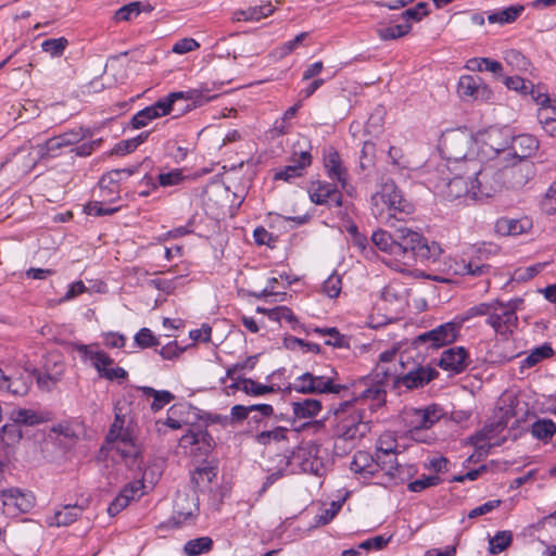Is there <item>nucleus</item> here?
<instances>
[{"mask_svg":"<svg viewBox=\"0 0 556 556\" xmlns=\"http://www.w3.org/2000/svg\"><path fill=\"white\" fill-rule=\"evenodd\" d=\"M536 117L542 129L552 138H556V103L539 108Z\"/></svg>","mask_w":556,"mask_h":556,"instance_id":"7c9ffc66","label":"nucleus"},{"mask_svg":"<svg viewBox=\"0 0 556 556\" xmlns=\"http://www.w3.org/2000/svg\"><path fill=\"white\" fill-rule=\"evenodd\" d=\"M292 410L298 419L314 418L321 410V403L316 399H305L293 402Z\"/></svg>","mask_w":556,"mask_h":556,"instance_id":"473e14b6","label":"nucleus"},{"mask_svg":"<svg viewBox=\"0 0 556 556\" xmlns=\"http://www.w3.org/2000/svg\"><path fill=\"white\" fill-rule=\"evenodd\" d=\"M83 508L78 505H65L54 511L47 522L49 526L66 527L72 525L81 515Z\"/></svg>","mask_w":556,"mask_h":556,"instance_id":"bb28decb","label":"nucleus"},{"mask_svg":"<svg viewBox=\"0 0 556 556\" xmlns=\"http://www.w3.org/2000/svg\"><path fill=\"white\" fill-rule=\"evenodd\" d=\"M443 416L442 408L432 404L425 408L408 407L402 412V420L408 429L410 438L422 443L433 441L431 433H424V430L430 429Z\"/></svg>","mask_w":556,"mask_h":556,"instance_id":"0eeeda50","label":"nucleus"},{"mask_svg":"<svg viewBox=\"0 0 556 556\" xmlns=\"http://www.w3.org/2000/svg\"><path fill=\"white\" fill-rule=\"evenodd\" d=\"M212 437L208 434L206 430L203 429H190L182 438L180 439L181 444L184 446L187 445H195V444H204L207 447H211Z\"/></svg>","mask_w":556,"mask_h":556,"instance_id":"49530a36","label":"nucleus"},{"mask_svg":"<svg viewBox=\"0 0 556 556\" xmlns=\"http://www.w3.org/2000/svg\"><path fill=\"white\" fill-rule=\"evenodd\" d=\"M457 91L462 98L488 100L492 90L478 76L463 75L458 80Z\"/></svg>","mask_w":556,"mask_h":556,"instance_id":"6ab92c4d","label":"nucleus"},{"mask_svg":"<svg viewBox=\"0 0 556 556\" xmlns=\"http://www.w3.org/2000/svg\"><path fill=\"white\" fill-rule=\"evenodd\" d=\"M212 547L213 540L210 536H201L186 542L184 552L188 556H199L210 552Z\"/></svg>","mask_w":556,"mask_h":556,"instance_id":"37998d69","label":"nucleus"},{"mask_svg":"<svg viewBox=\"0 0 556 556\" xmlns=\"http://www.w3.org/2000/svg\"><path fill=\"white\" fill-rule=\"evenodd\" d=\"M513 542V533L508 530L496 532V534L489 539V552L496 555L505 551Z\"/></svg>","mask_w":556,"mask_h":556,"instance_id":"c03bdc74","label":"nucleus"},{"mask_svg":"<svg viewBox=\"0 0 556 556\" xmlns=\"http://www.w3.org/2000/svg\"><path fill=\"white\" fill-rule=\"evenodd\" d=\"M144 483L141 480H136L127 485L119 492L108 508V513L111 516L117 515L125 507L129 505L131 501L139 500L144 494Z\"/></svg>","mask_w":556,"mask_h":556,"instance_id":"aec40b11","label":"nucleus"},{"mask_svg":"<svg viewBox=\"0 0 556 556\" xmlns=\"http://www.w3.org/2000/svg\"><path fill=\"white\" fill-rule=\"evenodd\" d=\"M118 211L117 206L108 205L101 201H91L85 206V212L92 216L112 215Z\"/></svg>","mask_w":556,"mask_h":556,"instance_id":"13d9d810","label":"nucleus"},{"mask_svg":"<svg viewBox=\"0 0 556 556\" xmlns=\"http://www.w3.org/2000/svg\"><path fill=\"white\" fill-rule=\"evenodd\" d=\"M288 428L277 426L273 429L258 432L255 435L254 440L257 444L264 446L269 445L271 443L285 442L288 441Z\"/></svg>","mask_w":556,"mask_h":556,"instance_id":"c9c22d12","label":"nucleus"},{"mask_svg":"<svg viewBox=\"0 0 556 556\" xmlns=\"http://www.w3.org/2000/svg\"><path fill=\"white\" fill-rule=\"evenodd\" d=\"M518 302L517 300L508 302L492 301L491 312L485 323L502 337L513 333L518 325L516 314Z\"/></svg>","mask_w":556,"mask_h":556,"instance_id":"9b49d317","label":"nucleus"},{"mask_svg":"<svg viewBox=\"0 0 556 556\" xmlns=\"http://www.w3.org/2000/svg\"><path fill=\"white\" fill-rule=\"evenodd\" d=\"M174 507L176 522H186L197 515L199 510L198 498L194 493L191 495L185 493L178 494Z\"/></svg>","mask_w":556,"mask_h":556,"instance_id":"5701e85b","label":"nucleus"},{"mask_svg":"<svg viewBox=\"0 0 556 556\" xmlns=\"http://www.w3.org/2000/svg\"><path fill=\"white\" fill-rule=\"evenodd\" d=\"M202 96L198 99H179L175 102L172 112L176 111L178 114L188 112L195 106H200L212 99L216 98V96H205L202 90H198Z\"/></svg>","mask_w":556,"mask_h":556,"instance_id":"de8ad7c7","label":"nucleus"},{"mask_svg":"<svg viewBox=\"0 0 556 556\" xmlns=\"http://www.w3.org/2000/svg\"><path fill=\"white\" fill-rule=\"evenodd\" d=\"M496 227L502 235L519 236L532 227V222L528 217L519 219L502 218L497 222Z\"/></svg>","mask_w":556,"mask_h":556,"instance_id":"c756f323","label":"nucleus"},{"mask_svg":"<svg viewBox=\"0 0 556 556\" xmlns=\"http://www.w3.org/2000/svg\"><path fill=\"white\" fill-rule=\"evenodd\" d=\"M476 140L467 128L448 129L441 136L439 149L448 164L467 168L469 160L476 157Z\"/></svg>","mask_w":556,"mask_h":556,"instance_id":"39448f33","label":"nucleus"},{"mask_svg":"<svg viewBox=\"0 0 556 556\" xmlns=\"http://www.w3.org/2000/svg\"><path fill=\"white\" fill-rule=\"evenodd\" d=\"M376 146L372 141L363 143L359 154V168L362 170L369 169L375 166Z\"/></svg>","mask_w":556,"mask_h":556,"instance_id":"603ef678","label":"nucleus"},{"mask_svg":"<svg viewBox=\"0 0 556 556\" xmlns=\"http://www.w3.org/2000/svg\"><path fill=\"white\" fill-rule=\"evenodd\" d=\"M76 351L84 362L90 361L100 377L108 380H121L127 377V371L122 367H111L114 363L105 352L93 349L91 345L78 344Z\"/></svg>","mask_w":556,"mask_h":556,"instance_id":"f8f14e48","label":"nucleus"},{"mask_svg":"<svg viewBox=\"0 0 556 556\" xmlns=\"http://www.w3.org/2000/svg\"><path fill=\"white\" fill-rule=\"evenodd\" d=\"M185 179L181 169H173L168 173H161L159 175V184L162 187H174L181 184Z\"/></svg>","mask_w":556,"mask_h":556,"instance_id":"338daca9","label":"nucleus"},{"mask_svg":"<svg viewBox=\"0 0 556 556\" xmlns=\"http://www.w3.org/2000/svg\"><path fill=\"white\" fill-rule=\"evenodd\" d=\"M412 29L409 23L394 25L378 29V36L381 40H393L407 35Z\"/></svg>","mask_w":556,"mask_h":556,"instance_id":"3c124183","label":"nucleus"},{"mask_svg":"<svg viewBox=\"0 0 556 556\" xmlns=\"http://www.w3.org/2000/svg\"><path fill=\"white\" fill-rule=\"evenodd\" d=\"M506 414L498 419L488 422L480 431L470 437V443L476 447L479 455L488 454L489 450L500 446L506 441L502 433L507 428Z\"/></svg>","mask_w":556,"mask_h":556,"instance_id":"4468645a","label":"nucleus"},{"mask_svg":"<svg viewBox=\"0 0 556 556\" xmlns=\"http://www.w3.org/2000/svg\"><path fill=\"white\" fill-rule=\"evenodd\" d=\"M469 364V355L465 348L457 346L443 351L439 366L451 372L459 374L464 371Z\"/></svg>","mask_w":556,"mask_h":556,"instance_id":"412c9836","label":"nucleus"},{"mask_svg":"<svg viewBox=\"0 0 556 556\" xmlns=\"http://www.w3.org/2000/svg\"><path fill=\"white\" fill-rule=\"evenodd\" d=\"M542 208L548 214L556 212V184H553L546 191L542 201Z\"/></svg>","mask_w":556,"mask_h":556,"instance_id":"774afa93","label":"nucleus"},{"mask_svg":"<svg viewBox=\"0 0 556 556\" xmlns=\"http://www.w3.org/2000/svg\"><path fill=\"white\" fill-rule=\"evenodd\" d=\"M502 83L507 87V89L517 91L522 96H527L528 90H531V81L526 80L518 75L504 76Z\"/></svg>","mask_w":556,"mask_h":556,"instance_id":"864d4df0","label":"nucleus"},{"mask_svg":"<svg viewBox=\"0 0 556 556\" xmlns=\"http://www.w3.org/2000/svg\"><path fill=\"white\" fill-rule=\"evenodd\" d=\"M364 409L354 406L353 401H343L333 405L328 414L333 416V432L337 437L334 450H339V442L355 441L363 438L369 430L368 424L364 421Z\"/></svg>","mask_w":556,"mask_h":556,"instance_id":"7ed1b4c3","label":"nucleus"},{"mask_svg":"<svg viewBox=\"0 0 556 556\" xmlns=\"http://www.w3.org/2000/svg\"><path fill=\"white\" fill-rule=\"evenodd\" d=\"M382 300L390 304H399L400 306L407 303L409 290L405 283L399 280L390 281L382 290Z\"/></svg>","mask_w":556,"mask_h":556,"instance_id":"b1692460","label":"nucleus"},{"mask_svg":"<svg viewBox=\"0 0 556 556\" xmlns=\"http://www.w3.org/2000/svg\"><path fill=\"white\" fill-rule=\"evenodd\" d=\"M553 354L554 350L549 343H544L540 346H536L535 349L531 350V352L521 361V371L534 367L543 359L551 357Z\"/></svg>","mask_w":556,"mask_h":556,"instance_id":"f704fd0d","label":"nucleus"},{"mask_svg":"<svg viewBox=\"0 0 556 556\" xmlns=\"http://www.w3.org/2000/svg\"><path fill=\"white\" fill-rule=\"evenodd\" d=\"M350 468L355 473L364 477L372 476L377 471L376 455H371L366 451H357L351 462Z\"/></svg>","mask_w":556,"mask_h":556,"instance_id":"a878e982","label":"nucleus"},{"mask_svg":"<svg viewBox=\"0 0 556 556\" xmlns=\"http://www.w3.org/2000/svg\"><path fill=\"white\" fill-rule=\"evenodd\" d=\"M371 242L380 251L389 253L396 258V251H399V248L396 247L395 232L391 235L383 229H378L372 232Z\"/></svg>","mask_w":556,"mask_h":556,"instance_id":"72a5a7b5","label":"nucleus"},{"mask_svg":"<svg viewBox=\"0 0 556 556\" xmlns=\"http://www.w3.org/2000/svg\"><path fill=\"white\" fill-rule=\"evenodd\" d=\"M492 302L489 303H479L472 307H469L466 312H464L462 315L456 316L457 319L460 321V325L463 326L465 321L477 317V316H486L489 317V314L491 312Z\"/></svg>","mask_w":556,"mask_h":556,"instance_id":"6e6d98bb","label":"nucleus"},{"mask_svg":"<svg viewBox=\"0 0 556 556\" xmlns=\"http://www.w3.org/2000/svg\"><path fill=\"white\" fill-rule=\"evenodd\" d=\"M124 407H121L119 405L115 406V418L114 421L110 428V431L108 433V441L113 442V440H116L121 437H127L130 431L128 428H125V414L123 413Z\"/></svg>","mask_w":556,"mask_h":556,"instance_id":"79ce46f5","label":"nucleus"},{"mask_svg":"<svg viewBox=\"0 0 556 556\" xmlns=\"http://www.w3.org/2000/svg\"><path fill=\"white\" fill-rule=\"evenodd\" d=\"M539 148L538 139L529 134H522L511 139L510 149L519 159L531 156Z\"/></svg>","mask_w":556,"mask_h":556,"instance_id":"393cba45","label":"nucleus"},{"mask_svg":"<svg viewBox=\"0 0 556 556\" xmlns=\"http://www.w3.org/2000/svg\"><path fill=\"white\" fill-rule=\"evenodd\" d=\"M467 168L471 176L470 184H472L471 200L492 197L502 188L503 179H507L511 187H520L526 181L521 166H513L498 172L492 167L482 168L479 160H469Z\"/></svg>","mask_w":556,"mask_h":556,"instance_id":"f03ea898","label":"nucleus"},{"mask_svg":"<svg viewBox=\"0 0 556 556\" xmlns=\"http://www.w3.org/2000/svg\"><path fill=\"white\" fill-rule=\"evenodd\" d=\"M269 319L274 320V321H278V323L286 320L293 328H294V325L298 324V319L294 316L293 312L287 306H278V307L271 308V311L269 313Z\"/></svg>","mask_w":556,"mask_h":556,"instance_id":"bf43d9fd","label":"nucleus"},{"mask_svg":"<svg viewBox=\"0 0 556 556\" xmlns=\"http://www.w3.org/2000/svg\"><path fill=\"white\" fill-rule=\"evenodd\" d=\"M392 452H397V442L393 433H382L376 443L375 454H384L386 457H392Z\"/></svg>","mask_w":556,"mask_h":556,"instance_id":"09e8293b","label":"nucleus"},{"mask_svg":"<svg viewBox=\"0 0 556 556\" xmlns=\"http://www.w3.org/2000/svg\"><path fill=\"white\" fill-rule=\"evenodd\" d=\"M10 420L17 425L34 426L42 421L41 417L31 409L17 408L10 413Z\"/></svg>","mask_w":556,"mask_h":556,"instance_id":"a18cd8bd","label":"nucleus"},{"mask_svg":"<svg viewBox=\"0 0 556 556\" xmlns=\"http://www.w3.org/2000/svg\"><path fill=\"white\" fill-rule=\"evenodd\" d=\"M325 168L330 179L337 180L342 188L346 186V170L342 166L340 155L337 151H331L325 159Z\"/></svg>","mask_w":556,"mask_h":556,"instance_id":"c85d7f7f","label":"nucleus"},{"mask_svg":"<svg viewBox=\"0 0 556 556\" xmlns=\"http://www.w3.org/2000/svg\"><path fill=\"white\" fill-rule=\"evenodd\" d=\"M231 387L253 396L264 395L274 391L271 386L262 384L249 378L241 379Z\"/></svg>","mask_w":556,"mask_h":556,"instance_id":"a19ab883","label":"nucleus"},{"mask_svg":"<svg viewBox=\"0 0 556 556\" xmlns=\"http://www.w3.org/2000/svg\"><path fill=\"white\" fill-rule=\"evenodd\" d=\"M462 329L460 321L455 317L453 320L444 323L430 331L419 334L414 344L430 343L431 348H441L453 343Z\"/></svg>","mask_w":556,"mask_h":556,"instance_id":"2eb2a0df","label":"nucleus"},{"mask_svg":"<svg viewBox=\"0 0 556 556\" xmlns=\"http://www.w3.org/2000/svg\"><path fill=\"white\" fill-rule=\"evenodd\" d=\"M395 240L399 251L396 258L408 265L412 261H435L442 249L439 243L429 242L421 233L407 227L395 229Z\"/></svg>","mask_w":556,"mask_h":556,"instance_id":"20e7f679","label":"nucleus"},{"mask_svg":"<svg viewBox=\"0 0 556 556\" xmlns=\"http://www.w3.org/2000/svg\"><path fill=\"white\" fill-rule=\"evenodd\" d=\"M202 94L197 89L189 91L172 92L167 97L157 100L154 104L137 112L130 124L134 129L146 127L151 121L169 114L175 102L179 99H198Z\"/></svg>","mask_w":556,"mask_h":556,"instance_id":"1a4fd4ad","label":"nucleus"},{"mask_svg":"<svg viewBox=\"0 0 556 556\" xmlns=\"http://www.w3.org/2000/svg\"><path fill=\"white\" fill-rule=\"evenodd\" d=\"M447 271L453 275H470L480 277L490 270V265L478 262H466L465 260L450 258L446 263Z\"/></svg>","mask_w":556,"mask_h":556,"instance_id":"4be33fe9","label":"nucleus"},{"mask_svg":"<svg viewBox=\"0 0 556 556\" xmlns=\"http://www.w3.org/2000/svg\"><path fill=\"white\" fill-rule=\"evenodd\" d=\"M112 443H114V448L123 458L136 457L138 454V450L134 443L131 433H128L126 438L121 437L116 440H113Z\"/></svg>","mask_w":556,"mask_h":556,"instance_id":"8fccbe9b","label":"nucleus"},{"mask_svg":"<svg viewBox=\"0 0 556 556\" xmlns=\"http://www.w3.org/2000/svg\"><path fill=\"white\" fill-rule=\"evenodd\" d=\"M555 433L556 425L552 419H538L531 426V434L540 441L547 442Z\"/></svg>","mask_w":556,"mask_h":556,"instance_id":"58836bf2","label":"nucleus"},{"mask_svg":"<svg viewBox=\"0 0 556 556\" xmlns=\"http://www.w3.org/2000/svg\"><path fill=\"white\" fill-rule=\"evenodd\" d=\"M309 199L317 205H328L329 207H340L342 205V194L337 186L327 181H315L308 188Z\"/></svg>","mask_w":556,"mask_h":556,"instance_id":"a211bd4d","label":"nucleus"},{"mask_svg":"<svg viewBox=\"0 0 556 556\" xmlns=\"http://www.w3.org/2000/svg\"><path fill=\"white\" fill-rule=\"evenodd\" d=\"M139 5H140L139 2H131V3H128V4L119 8L114 14L115 21H117V22L130 21L134 17L138 16L140 13Z\"/></svg>","mask_w":556,"mask_h":556,"instance_id":"69168bd1","label":"nucleus"},{"mask_svg":"<svg viewBox=\"0 0 556 556\" xmlns=\"http://www.w3.org/2000/svg\"><path fill=\"white\" fill-rule=\"evenodd\" d=\"M391 539L392 535H376L359 543L358 548L365 551H381L388 545Z\"/></svg>","mask_w":556,"mask_h":556,"instance_id":"e2e57ef3","label":"nucleus"},{"mask_svg":"<svg viewBox=\"0 0 556 556\" xmlns=\"http://www.w3.org/2000/svg\"><path fill=\"white\" fill-rule=\"evenodd\" d=\"M36 504L31 491L20 488H9L0 491V511L7 517H17L29 513Z\"/></svg>","mask_w":556,"mask_h":556,"instance_id":"ddd939ff","label":"nucleus"},{"mask_svg":"<svg viewBox=\"0 0 556 556\" xmlns=\"http://www.w3.org/2000/svg\"><path fill=\"white\" fill-rule=\"evenodd\" d=\"M135 343L142 348H152L160 344L157 338L149 328H141L135 336Z\"/></svg>","mask_w":556,"mask_h":556,"instance_id":"680f3d73","label":"nucleus"},{"mask_svg":"<svg viewBox=\"0 0 556 556\" xmlns=\"http://www.w3.org/2000/svg\"><path fill=\"white\" fill-rule=\"evenodd\" d=\"M503 60L506 65L510 67L513 72L518 73H531L532 63L531 61L523 55L520 51L516 49H509L503 52Z\"/></svg>","mask_w":556,"mask_h":556,"instance_id":"2f4dec72","label":"nucleus"},{"mask_svg":"<svg viewBox=\"0 0 556 556\" xmlns=\"http://www.w3.org/2000/svg\"><path fill=\"white\" fill-rule=\"evenodd\" d=\"M275 8L271 3H265L255 7H249L244 10H237L232 13V20L236 22H257L261 18L267 17L274 12Z\"/></svg>","mask_w":556,"mask_h":556,"instance_id":"cd10ccee","label":"nucleus"},{"mask_svg":"<svg viewBox=\"0 0 556 556\" xmlns=\"http://www.w3.org/2000/svg\"><path fill=\"white\" fill-rule=\"evenodd\" d=\"M91 137L92 132L89 128L78 127L65 131L59 136L48 139L43 146L39 147L40 157L54 156L58 150L77 144Z\"/></svg>","mask_w":556,"mask_h":556,"instance_id":"dca6fc26","label":"nucleus"},{"mask_svg":"<svg viewBox=\"0 0 556 556\" xmlns=\"http://www.w3.org/2000/svg\"><path fill=\"white\" fill-rule=\"evenodd\" d=\"M396 453L392 452V457H386L384 454H376L377 468L380 467L386 473L393 479L402 478L403 467L397 463Z\"/></svg>","mask_w":556,"mask_h":556,"instance_id":"4c0bfd02","label":"nucleus"},{"mask_svg":"<svg viewBox=\"0 0 556 556\" xmlns=\"http://www.w3.org/2000/svg\"><path fill=\"white\" fill-rule=\"evenodd\" d=\"M388 381L389 379H382L381 376L376 377V374L372 377L363 378L356 387L355 395L350 401H353L354 406L367 405L370 410H376L386 403L384 386Z\"/></svg>","mask_w":556,"mask_h":556,"instance_id":"9d476101","label":"nucleus"},{"mask_svg":"<svg viewBox=\"0 0 556 556\" xmlns=\"http://www.w3.org/2000/svg\"><path fill=\"white\" fill-rule=\"evenodd\" d=\"M67 45L68 41L64 37L51 38L42 41L41 49L54 58L62 55Z\"/></svg>","mask_w":556,"mask_h":556,"instance_id":"5fc2aeb1","label":"nucleus"},{"mask_svg":"<svg viewBox=\"0 0 556 556\" xmlns=\"http://www.w3.org/2000/svg\"><path fill=\"white\" fill-rule=\"evenodd\" d=\"M397 353V348H392L390 350H387L382 352L379 355V362L374 370V374H376V377L381 376L382 379H389L392 375H395L394 369L391 368V363L395 358Z\"/></svg>","mask_w":556,"mask_h":556,"instance_id":"e433bc0d","label":"nucleus"},{"mask_svg":"<svg viewBox=\"0 0 556 556\" xmlns=\"http://www.w3.org/2000/svg\"><path fill=\"white\" fill-rule=\"evenodd\" d=\"M454 170H458L452 178H447L444 184L445 189L442 190L444 197L450 200H457L460 198L471 200L472 184H470V172L466 167L454 166ZM443 180H446L444 178Z\"/></svg>","mask_w":556,"mask_h":556,"instance_id":"f3484780","label":"nucleus"},{"mask_svg":"<svg viewBox=\"0 0 556 556\" xmlns=\"http://www.w3.org/2000/svg\"><path fill=\"white\" fill-rule=\"evenodd\" d=\"M337 380V370L333 367L328 366L324 370L307 371L299 376L294 381L293 389L303 394H339L340 392L348 390L345 384L338 383Z\"/></svg>","mask_w":556,"mask_h":556,"instance_id":"6e6552de","label":"nucleus"},{"mask_svg":"<svg viewBox=\"0 0 556 556\" xmlns=\"http://www.w3.org/2000/svg\"><path fill=\"white\" fill-rule=\"evenodd\" d=\"M399 366L400 370L394 368L395 375H392L390 378L395 389H401L402 387L406 390L422 388L438 375L430 366H424L416 362L410 351L400 353Z\"/></svg>","mask_w":556,"mask_h":556,"instance_id":"423d86ee","label":"nucleus"},{"mask_svg":"<svg viewBox=\"0 0 556 556\" xmlns=\"http://www.w3.org/2000/svg\"><path fill=\"white\" fill-rule=\"evenodd\" d=\"M377 191L370 198V212L376 220L394 227L395 222L414 213V205L407 201L393 179H381Z\"/></svg>","mask_w":556,"mask_h":556,"instance_id":"f257e3e1","label":"nucleus"},{"mask_svg":"<svg viewBox=\"0 0 556 556\" xmlns=\"http://www.w3.org/2000/svg\"><path fill=\"white\" fill-rule=\"evenodd\" d=\"M523 10L525 8L522 5H511L502 11L489 14L488 21L491 24H510L520 16Z\"/></svg>","mask_w":556,"mask_h":556,"instance_id":"ea45409f","label":"nucleus"},{"mask_svg":"<svg viewBox=\"0 0 556 556\" xmlns=\"http://www.w3.org/2000/svg\"><path fill=\"white\" fill-rule=\"evenodd\" d=\"M3 440L8 445L20 442L23 437L21 426L16 422L7 424L2 427Z\"/></svg>","mask_w":556,"mask_h":556,"instance_id":"0e129e2a","label":"nucleus"},{"mask_svg":"<svg viewBox=\"0 0 556 556\" xmlns=\"http://www.w3.org/2000/svg\"><path fill=\"white\" fill-rule=\"evenodd\" d=\"M342 289L341 277L337 274L330 275L323 283V292L330 299L337 298Z\"/></svg>","mask_w":556,"mask_h":556,"instance_id":"052dcab7","label":"nucleus"},{"mask_svg":"<svg viewBox=\"0 0 556 556\" xmlns=\"http://www.w3.org/2000/svg\"><path fill=\"white\" fill-rule=\"evenodd\" d=\"M303 175L304 169H302V166L292 163L277 170L274 175V179L290 182L295 178L302 177Z\"/></svg>","mask_w":556,"mask_h":556,"instance_id":"4d7b16f0","label":"nucleus"}]
</instances>
